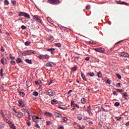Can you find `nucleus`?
I'll list each match as a JSON object with an SVG mask.
<instances>
[{
    "label": "nucleus",
    "instance_id": "obj_3",
    "mask_svg": "<svg viewBox=\"0 0 129 129\" xmlns=\"http://www.w3.org/2000/svg\"><path fill=\"white\" fill-rule=\"evenodd\" d=\"M47 3L50 4L51 5L59 4H60L59 0H47Z\"/></svg>",
    "mask_w": 129,
    "mask_h": 129
},
{
    "label": "nucleus",
    "instance_id": "obj_35",
    "mask_svg": "<svg viewBox=\"0 0 129 129\" xmlns=\"http://www.w3.org/2000/svg\"><path fill=\"white\" fill-rule=\"evenodd\" d=\"M19 94L20 96H25V93H24V92H19Z\"/></svg>",
    "mask_w": 129,
    "mask_h": 129
},
{
    "label": "nucleus",
    "instance_id": "obj_41",
    "mask_svg": "<svg viewBox=\"0 0 129 129\" xmlns=\"http://www.w3.org/2000/svg\"><path fill=\"white\" fill-rule=\"evenodd\" d=\"M115 119H116V120L118 121L120 119H121V117H115Z\"/></svg>",
    "mask_w": 129,
    "mask_h": 129
},
{
    "label": "nucleus",
    "instance_id": "obj_10",
    "mask_svg": "<svg viewBox=\"0 0 129 129\" xmlns=\"http://www.w3.org/2000/svg\"><path fill=\"white\" fill-rule=\"evenodd\" d=\"M55 65H56V64L53 62H48L46 64L47 67H55Z\"/></svg>",
    "mask_w": 129,
    "mask_h": 129
},
{
    "label": "nucleus",
    "instance_id": "obj_53",
    "mask_svg": "<svg viewBox=\"0 0 129 129\" xmlns=\"http://www.w3.org/2000/svg\"><path fill=\"white\" fill-rule=\"evenodd\" d=\"M106 83H108V84H110V83H111V81L110 80H107L106 81Z\"/></svg>",
    "mask_w": 129,
    "mask_h": 129
},
{
    "label": "nucleus",
    "instance_id": "obj_64",
    "mask_svg": "<svg viewBox=\"0 0 129 129\" xmlns=\"http://www.w3.org/2000/svg\"><path fill=\"white\" fill-rule=\"evenodd\" d=\"M125 125H126V126H128V125H129V121L127 122V123H126Z\"/></svg>",
    "mask_w": 129,
    "mask_h": 129
},
{
    "label": "nucleus",
    "instance_id": "obj_18",
    "mask_svg": "<svg viewBox=\"0 0 129 129\" xmlns=\"http://www.w3.org/2000/svg\"><path fill=\"white\" fill-rule=\"evenodd\" d=\"M9 125L12 129H16V126H15V124H13L12 122L11 124H9Z\"/></svg>",
    "mask_w": 129,
    "mask_h": 129
},
{
    "label": "nucleus",
    "instance_id": "obj_46",
    "mask_svg": "<svg viewBox=\"0 0 129 129\" xmlns=\"http://www.w3.org/2000/svg\"><path fill=\"white\" fill-rule=\"evenodd\" d=\"M1 63L2 64H3V65H5V60L4 59V58H2L1 59Z\"/></svg>",
    "mask_w": 129,
    "mask_h": 129
},
{
    "label": "nucleus",
    "instance_id": "obj_7",
    "mask_svg": "<svg viewBox=\"0 0 129 129\" xmlns=\"http://www.w3.org/2000/svg\"><path fill=\"white\" fill-rule=\"evenodd\" d=\"M39 119H42V118L39 117L38 116H33L32 117V120L35 122V123H38V122H40Z\"/></svg>",
    "mask_w": 129,
    "mask_h": 129
},
{
    "label": "nucleus",
    "instance_id": "obj_8",
    "mask_svg": "<svg viewBox=\"0 0 129 129\" xmlns=\"http://www.w3.org/2000/svg\"><path fill=\"white\" fill-rule=\"evenodd\" d=\"M71 105L72 106H73L74 107L73 108V110H74L75 108H79V105L78 104H75L74 103V101H72L71 103Z\"/></svg>",
    "mask_w": 129,
    "mask_h": 129
},
{
    "label": "nucleus",
    "instance_id": "obj_9",
    "mask_svg": "<svg viewBox=\"0 0 129 129\" xmlns=\"http://www.w3.org/2000/svg\"><path fill=\"white\" fill-rule=\"evenodd\" d=\"M120 57H124V58H128V53L126 52H121L119 54Z\"/></svg>",
    "mask_w": 129,
    "mask_h": 129
},
{
    "label": "nucleus",
    "instance_id": "obj_45",
    "mask_svg": "<svg viewBox=\"0 0 129 129\" xmlns=\"http://www.w3.org/2000/svg\"><path fill=\"white\" fill-rule=\"evenodd\" d=\"M35 125L36 127H37V128H40V125L38 124V123H35Z\"/></svg>",
    "mask_w": 129,
    "mask_h": 129
},
{
    "label": "nucleus",
    "instance_id": "obj_13",
    "mask_svg": "<svg viewBox=\"0 0 129 129\" xmlns=\"http://www.w3.org/2000/svg\"><path fill=\"white\" fill-rule=\"evenodd\" d=\"M118 5H124V6H128V4L124 2H117Z\"/></svg>",
    "mask_w": 129,
    "mask_h": 129
},
{
    "label": "nucleus",
    "instance_id": "obj_26",
    "mask_svg": "<svg viewBox=\"0 0 129 129\" xmlns=\"http://www.w3.org/2000/svg\"><path fill=\"white\" fill-rule=\"evenodd\" d=\"M49 41H50V42H52V41H54V37L51 36L48 38Z\"/></svg>",
    "mask_w": 129,
    "mask_h": 129
},
{
    "label": "nucleus",
    "instance_id": "obj_48",
    "mask_svg": "<svg viewBox=\"0 0 129 129\" xmlns=\"http://www.w3.org/2000/svg\"><path fill=\"white\" fill-rule=\"evenodd\" d=\"M12 65H15L16 64V61H15V60H12L11 62Z\"/></svg>",
    "mask_w": 129,
    "mask_h": 129
},
{
    "label": "nucleus",
    "instance_id": "obj_20",
    "mask_svg": "<svg viewBox=\"0 0 129 129\" xmlns=\"http://www.w3.org/2000/svg\"><path fill=\"white\" fill-rule=\"evenodd\" d=\"M81 102H82V103L84 104V103H86V99L84 98H82L81 100Z\"/></svg>",
    "mask_w": 129,
    "mask_h": 129
},
{
    "label": "nucleus",
    "instance_id": "obj_29",
    "mask_svg": "<svg viewBox=\"0 0 129 129\" xmlns=\"http://www.w3.org/2000/svg\"><path fill=\"white\" fill-rule=\"evenodd\" d=\"M33 95L34 96H38L39 95V93L38 92L35 91L33 92Z\"/></svg>",
    "mask_w": 129,
    "mask_h": 129
},
{
    "label": "nucleus",
    "instance_id": "obj_22",
    "mask_svg": "<svg viewBox=\"0 0 129 129\" xmlns=\"http://www.w3.org/2000/svg\"><path fill=\"white\" fill-rule=\"evenodd\" d=\"M25 62H26V63H28V64H32V60L31 59H25Z\"/></svg>",
    "mask_w": 129,
    "mask_h": 129
},
{
    "label": "nucleus",
    "instance_id": "obj_37",
    "mask_svg": "<svg viewBox=\"0 0 129 129\" xmlns=\"http://www.w3.org/2000/svg\"><path fill=\"white\" fill-rule=\"evenodd\" d=\"M45 114L47 116H49V117H52V116H53L52 113H46Z\"/></svg>",
    "mask_w": 129,
    "mask_h": 129
},
{
    "label": "nucleus",
    "instance_id": "obj_60",
    "mask_svg": "<svg viewBox=\"0 0 129 129\" xmlns=\"http://www.w3.org/2000/svg\"><path fill=\"white\" fill-rule=\"evenodd\" d=\"M86 61H89L90 60V58L89 57H86L85 58Z\"/></svg>",
    "mask_w": 129,
    "mask_h": 129
},
{
    "label": "nucleus",
    "instance_id": "obj_38",
    "mask_svg": "<svg viewBox=\"0 0 129 129\" xmlns=\"http://www.w3.org/2000/svg\"><path fill=\"white\" fill-rule=\"evenodd\" d=\"M40 83H41V80L35 81V84H36V85H40Z\"/></svg>",
    "mask_w": 129,
    "mask_h": 129
},
{
    "label": "nucleus",
    "instance_id": "obj_25",
    "mask_svg": "<svg viewBox=\"0 0 129 129\" xmlns=\"http://www.w3.org/2000/svg\"><path fill=\"white\" fill-rule=\"evenodd\" d=\"M57 100L56 99H53L51 101V104H55V103H57Z\"/></svg>",
    "mask_w": 129,
    "mask_h": 129
},
{
    "label": "nucleus",
    "instance_id": "obj_55",
    "mask_svg": "<svg viewBox=\"0 0 129 129\" xmlns=\"http://www.w3.org/2000/svg\"><path fill=\"white\" fill-rule=\"evenodd\" d=\"M58 129H64V126L63 125L59 126Z\"/></svg>",
    "mask_w": 129,
    "mask_h": 129
},
{
    "label": "nucleus",
    "instance_id": "obj_42",
    "mask_svg": "<svg viewBox=\"0 0 129 129\" xmlns=\"http://www.w3.org/2000/svg\"><path fill=\"white\" fill-rule=\"evenodd\" d=\"M56 47H58V48H60L61 47V44L60 43H56L55 44Z\"/></svg>",
    "mask_w": 129,
    "mask_h": 129
},
{
    "label": "nucleus",
    "instance_id": "obj_58",
    "mask_svg": "<svg viewBox=\"0 0 129 129\" xmlns=\"http://www.w3.org/2000/svg\"><path fill=\"white\" fill-rule=\"evenodd\" d=\"M12 2V3L13 4V5H16V4H17V2H16V1H11Z\"/></svg>",
    "mask_w": 129,
    "mask_h": 129
},
{
    "label": "nucleus",
    "instance_id": "obj_23",
    "mask_svg": "<svg viewBox=\"0 0 129 129\" xmlns=\"http://www.w3.org/2000/svg\"><path fill=\"white\" fill-rule=\"evenodd\" d=\"M88 75V76H90L91 77H93V76H95V74L94 73H89L87 74Z\"/></svg>",
    "mask_w": 129,
    "mask_h": 129
},
{
    "label": "nucleus",
    "instance_id": "obj_59",
    "mask_svg": "<svg viewBox=\"0 0 129 129\" xmlns=\"http://www.w3.org/2000/svg\"><path fill=\"white\" fill-rule=\"evenodd\" d=\"M2 88H3L4 89V88H6V85H5V84H2Z\"/></svg>",
    "mask_w": 129,
    "mask_h": 129
},
{
    "label": "nucleus",
    "instance_id": "obj_34",
    "mask_svg": "<svg viewBox=\"0 0 129 129\" xmlns=\"http://www.w3.org/2000/svg\"><path fill=\"white\" fill-rule=\"evenodd\" d=\"M30 44H31V42H30L29 41H27L25 42V46H29V45H30Z\"/></svg>",
    "mask_w": 129,
    "mask_h": 129
},
{
    "label": "nucleus",
    "instance_id": "obj_16",
    "mask_svg": "<svg viewBox=\"0 0 129 129\" xmlns=\"http://www.w3.org/2000/svg\"><path fill=\"white\" fill-rule=\"evenodd\" d=\"M47 51L48 52H50L51 55H54V51H55V48H49L47 49Z\"/></svg>",
    "mask_w": 129,
    "mask_h": 129
},
{
    "label": "nucleus",
    "instance_id": "obj_36",
    "mask_svg": "<svg viewBox=\"0 0 129 129\" xmlns=\"http://www.w3.org/2000/svg\"><path fill=\"white\" fill-rule=\"evenodd\" d=\"M116 75L117 78H118V79H120V80L121 79V76H120V75H119V74L116 73Z\"/></svg>",
    "mask_w": 129,
    "mask_h": 129
},
{
    "label": "nucleus",
    "instance_id": "obj_6",
    "mask_svg": "<svg viewBox=\"0 0 129 129\" xmlns=\"http://www.w3.org/2000/svg\"><path fill=\"white\" fill-rule=\"evenodd\" d=\"M38 58H39V59H40V60L42 59H49V58H50V56H49L47 54H45V55H40L38 56Z\"/></svg>",
    "mask_w": 129,
    "mask_h": 129
},
{
    "label": "nucleus",
    "instance_id": "obj_50",
    "mask_svg": "<svg viewBox=\"0 0 129 129\" xmlns=\"http://www.w3.org/2000/svg\"><path fill=\"white\" fill-rule=\"evenodd\" d=\"M86 10H90V6L87 5V6L86 7Z\"/></svg>",
    "mask_w": 129,
    "mask_h": 129
},
{
    "label": "nucleus",
    "instance_id": "obj_5",
    "mask_svg": "<svg viewBox=\"0 0 129 129\" xmlns=\"http://www.w3.org/2000/svg\"><path fill=\"white\" fill-rule=\"evenodd\" d=\"M94 51H96V52H99V53H103L104 54V52H105V50H104V48L102 47H99L97 48H94Z\"/></svg>",
    "mask_w": 129,
    "mask_h": 129
},
{
    "label": "nucleus",
    "instance_id": "obj_28",
    "mask_svg": "<svg viewBox=\"0 0 129 129\" xmlns=\"http://www.w3.org/2000/svg\"><path fill=\"white\" fill-rule=\"evenodd\" d=\"M9 4H10V3L9 2V1L5 0L4 1V5H5V6H9Z\"/></svg>",
    "mask_w": 129,
    "mask_h": 129
},
{
    "label": "nucleus",
    "instance_id": "obj_32",
    "mask_svg": "<svg viewBox=\"0 0 129 129\" xmlns=\"http://www.w3.org/2000/svg\"><path fill=\"white\" fill-rule=\"evenodd\" d=\"M47 21L48 23H51L53 21H52V19H51V18L48 17L47 18Z\"/></svg>",
    "mask_w": 129,
    "mask_h": 129
},
{
    "label": "nucleus",
    "instance_id": "obj_30",
    "mask_svg": "<svg viewBox=\"0 0 129 129\" xmlns=\"http://www.w3.org/2000/svg\"><path fill=\"white\" fill-rule=\"evenodd\" d=\"M78 129H84L85 128V126L83 125L82 126L80 125L78 126Z\"/></svg>",
    "mask_w": 129,
    "mask_h": 129
},
{
    "label": "nucleus",
    "instance_id": "obj_19",
    "mask_svg": "<svg viewBox=\"0 0 129 129\" xmlns=\"http://www.w3.org/2000/svg\"><path fill=\"white\" fill-rule=\"evenodd\" d=\"M81 76L83 80H84L85 81H87V80H86V77H85V75H84L82 73H81Z\"/></svg>",
    "mask_w": 129,
    "mask_h": 129
},
{
    "label": "nucleus",
    "instance_id": "obj_27",
    "mask_svg": "<svg viewBox=\"0 0 129 129\" xmlns=\"http://www.w3.org/2000/svg\"><path fill=\"white\" fill-rule=\"evenodd\" d=\"M98 77L99 78H101L102 77V74L101 73V72H99L98 73Z\"/></svg>",
    "mask_w": 129,
    "mask_h": 129
},
{
    "label": "nucleus",
    "instance_id": "obj_44",
    "mask_svg": "<svg viewBox=\"0 0 129 129\" xmlns=\"http://www.w3.org/2000/svg\"><path fill=\"white\" fill-rule=\"evenodd\" d=\"M58 115L56 116L55 117H58V118H61L62 117V115L58 113Z\"/></svg>",
    "mask_w": 129,
    "mask_h": 129
},
{
    "label": "nucleus",
    "instance_id": "obj_61",
    "mask_svg": "<svg viewBox=\"0 0 129 129\" xmlns=\"http://www.w3.org/2000/svg\"><path fill=\"white\" fill-rule=\"evenodd\" d=\"M84 119L87 121L88 120V119H90V118H87V117H85Z\"/></svg>",
    "mask_w": 129,
    "mask_h": 129
},
{
    "label": "nucleus",
    "instance_id": "obj_56",
    "mask_svg": "<svg viewBox=\"0 0 129 129\" xmlns=\"http://www.w3.org/2000/svg\"><path fill=\"white\" fill-rule=\"evenodd\" d=\"M122 42H123V40H121V41H118L117 43H115V45H117V44H119L120 43H121Z\"/></svg>",
    "mask_w": 129,
    "mask_h": 129
},
{
    "label": "nucleus",
    "instance_id": "obj_1",
    "mask_svg": "<svg viewBox=\"0 0 129 129\" xmlns=\"http://www.w3.org/2000/svg\"><path fill=\"white\" fill-rule=\"evenodd\" d=\"M18 16L19 17H25V18H26V19H31V16H30V15L25 12H20Z\"/></svg>",
    "mask_w": 129,
    "mask_h": 129
},
{
    "label": "nucleus",
    "instance_id": "obj_17",
    "mask_svg": "<svg viewBox=\"0 0 129 129\" xmlns=\"http://www.w3.org/2000/svg\"><path fill=\"white\" fill-rule=\"evenodd\" d=\"M122 96L124 97V98H125V99H127L128 98L127 94L126 93H124Z\"/></svg>",
    "mask_w": 129,
    "mask_h": 129
},
{
    "label": "nucleus",
    "instance_id": "obj_15",
    "mask_svg": "<svg viewBox=\"0 0 129 129\" xmlns=\"http://www.w3.org/2000/svg\"><path fill=\"white\" fill-rule=\"evenodd\" d=\"M18 102L20 104V106H21V107H24V106H25V103H24V102H23L22 100H19L18 101Z\"/></svg>",
    "mask_w": 129,
    "mask_h": 129
},
{
    "label": "nucleus",
    "instance_id": "obj_47",
    "mask_svg": "<svg viewBox=\"0 0 129 129\" xmlns=\"http://www.w3.org/2000/svg\"><path fill=\"white\" fill-rule=\"evenodd\" d=\"M117 91L118 92H123V90L122 89H117Z\"/></svg>",
    "mask_w": 129,
    "mask_h": 129
},
{
    "label": "nucleus",
    "instance_id": "obj_11",
    "mask_svg": "<svg viewBox=\"0 0 129 129\" xmlns=\"http://www.w3.org/2000/svg\"><path fill=\"white\" fill-rule=\"evenodd\" d=\"M47 94L49 96H54V92L53 90L49 89L47 91Z\"/></svg>",
    "mask_w": 129,
    "mask_h": 129
},
{
    "label": "nucleus",
    "instance_id": "obj_43",
    "mask_svg": "<svg viewBox=\"0 0 129 129\" xmlns=\"http://www.w3.org/2000/svg\"><path fill=\"white\" fill-rule=\"evenodd\" d=\"M21 29H22V30H26V29H27V27L25 26L24 25H22L21 26Z\"/></svg>",
    "mask_w": 129,
    "mask_h": 129
},
{
    "label": "nucleus",
    "instance_id": "obj_12",
    "mask_svg": "<svg viewBox=\"0 0 129 129\" xmlns=\"http://www.w3.org/2000/svg\"><path fill=\"white\" fill-rule=\"evenodd\" d=\"M22 54L23 55V56H28V55H32L31 50L25 51L24 52H23V53H22Z\"/></svg>",
    "mask_w": 129,
    "mask_h": 129
},
{
    "label": "nucleus",
    "instance_id": "obj_52",
    "mask_svg": "<svg viewBox=\"0 0 129 129\" xmlns=\"http://www.w3.org/2000/svg\"><path fill=\"white\" fill-rule=\"evenodd\" d=\"M77 118L78 119H79V120H81V119H82V117L80 116H78Z\"/></svg>",
    "mask_w": 129,
    "mask_h": 129
},
{
    "label": "nucleus",
    "instance_id": "obj_63",
    "mask_svg": "<svg viewBox=\"0 0 129 129\" xmlns=\"http://www.w3.org/2000/svg\"><path fill=\"white\" fill-rule=\"evenodd\" d=\"M75 60H79V57H78V56H75Z\"/></svg>",
    "mask_w": 129,
    "mask_h": 129
},
{
    "label": "nucleus",
    "instance_id": "obj_24",
    "mask_svg": "<svg viewBox=\"0 0 129 129\" xmlns=\"http://www.w3.org/2000/svg\"><path fill=\"white\" fill-rule=\"evenodd\" d=\"M4 69H1V71H0V75L1 77H4Z\"/></svg>",
    "mask_w": 129,
    "mask_h": 129
},
{
    "label": "nucleus",
    "instance_id": "obj_33",
    "mask_svg": "<svg viewBox=\"0 0 129 129\" xmlns=\"http://www.w3.org/2000/svg\"><path fill=\"white\" fill-rule=\"evenodd\" d=\"M46 125L49 126V125H50V124H52V122H51L50 121H47L46 122Z\"/></svg>",
    "mask_w": 129,
    "mask_h": 129
},
{
    "label": "nucleus",
    "instance_id": "obj_51",
    "mask_svg": "<svg viewBox=\"0 0 129 129\" xmlns=\"http://www.w3.org/2000/svg\"><path fill=\"white\" fill-rule=\"evenodd\" d=\"M31 50V54H36L37 52L36 51H35L34 50Z\"/></svg>",
    "mask_w": 129,
    "mask_h": 129
},
{
    "label": "nucleus",
    "instance_id": "obj_54",
    "mask_svg": "<svg viewBox=\"0 0 129 129\" xmlns=\"http://www.w3.org/2000/svg\"><path fill=\"white\" fill-rule=\"evenodd\" d=\"M16 57H13V56H12L11 54H10V59H11V60H14V59H15Z\"/></svg>",
    "mask_w": 129,
    "mask_h": 129
},
{
    "label": "nucleus",
    "instance_id": "obj_2",
    "mask_svg": "<svg viewBox=\"0 0 129 129\" xmlns=\"http://www.w3.org/2000/svg\"><path fill=\"white\" fill-rule=\"evenodd\" d=\"M32 17L36 22H37L38 23H42V19L39 16L33 15Z\"/></svg>",
    "mask_w": 129,
    "mask_h": 129
},
{
    "label": "nucleus",
    "instance_id": "obj_31",
    "mask_svg": "<svg viewBox=\"0 0 129 129\" xmlns=\"http://www.w3.org/2000/svg\"><path fill=\"white\" fill-rule=\"evenodd\" d=\"M23 112H27V113H29V111H28V109L26 108H23Z\"/></svg>",
    "mask_w": 129,
    "mask_h": 129
},
{
    "label": "nucleus",
    "instance_id": "obj_62",
    "mask_svg": "<svg viewBox=\"0 0 129 129\" xmlns=\"http://www.w3.org/2000/svg\"><path fill=\"white\" fill-rule=\"evenodd\" d=\"M1 51H2V52H5V49H4L3 47H1Z\"/></svg>",
    "mask_w": 129,
    "mask_h": 129
},
{
    "label": "nucleus",
    "instance_id": "obj_4",
    "mask_svg": "<svg viewBox=\"0 0 129 129\" xmlns=\"http://www.w3.org/2000/svg\"><path fill=\"white\" fill-rule=\"evenodd\" d=\"M2 116L4 120V121L5 122H6V123H8V124H11L12 122L11 121H10V120L7 119V117H6V115H5L4 113H2Z\"/></svg>",
    "mask_w": 129,
    "mask_h": 129
},
{
    "label": "nucleus",
    "instance_id": "obj_21",
    "mask_svg": "<svg viewBox=\"0 0 129 129\" xmlns=\"http://www.w3.org/2000/svg\"><path fill=\"white\" fill-rule=\"evenodd\" d=\"M16 62L17 63H18V64H19V63H22V62H23V60H22V59H21L20 58H18L16 59Z\"/></svg>",
    "mask_w": 129,
    "mask_h": 129
},
{
    "label": "nucleus",
    "instance_id": "obj_14",
    "mask_svg": "<svg viewBox=\"0 0 129 129\" xmlns=\"http://www.w3.org/2000/svg\"><path fill=\"white\" fill-rule=\"evenodd\" d=\"M15 115L18 118H22L24 116V114H23V113H17Z\"/></svg>",
    "mask_w": 129,
    "mask_h": 129
},
{
    "label": "nucleus",
    "instance_id": "obj_57",
    "mask_svg": "<svg viewBox=\"0 0 129 129\" xmlns=\"http://www.w3.org/2000/svg\"><path fill=\"white\" fill-rule=\"evenodd\" d=\"M67 120H68V119H67V118H66V117H63V121H67Z\"/></svg>",
    "mask_w": 129,
    "mask_h": 129
},
{
    "label": "nucleus",
    "instance_id": "obj_39",
    "mask_svg": "<svg viewBox=\"0 0 129 129\" xmlns=\"http://www.w3.org/2000/svg\"><path fill=\"white\" fill-rule=\"evenodd\" d=\"M77 69V67H73L72 68V71H76Z\"/></svg>",
    "mask_w": 129,
    "mask_h": 129
},
{
    "label": "nucleus",
    "instance_id": "obj_40",
    "mask_svg": "<svg viewBox=\"0 0 129 129\" xmlns=\"http://www.w3.org/2000/svg\"><path fill=\"white\" fill-rule=\"evenodd\" d=\"M119 104L120 103L118 102H116L114 103L115 106H119Z\"/></svg>",
    "mask_w": 129,
    "mask_h": 129
},
{
    "label": "nucleus",
    "instance_id": "obj_49",
    "mask_svg": "<svg viewBox=\"0 0 129 129\" xmlns=\"http://www.w3.org/2000/svg\"><path fill=\"white\" fill-rule=\"evenodd\" d=\"M4 115H6L5 117H6V118H7V116H8V117H9V118L11 117V114H4Z\"/></svg>",
    "mask_w": 129,
    "mask_h": 129
}]
</instances>
